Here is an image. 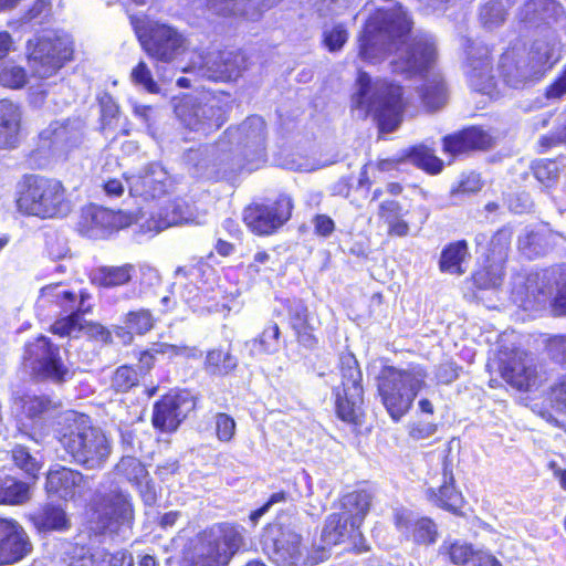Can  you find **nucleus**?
<instances>
[{
	"mask_svg": "<svg viewBox=\"0 0 566 566\" xmlns=\"http://www.w3.org/2000/svg\"><path fill=\"white\" fill-rule=\"evenodd\" d=\"M410 30L411 21L401 7L378 10L359 36V56L368 63H379L387 55V46L395 45L392 71L423 76L420 97L429 109H438L446 104L447 93L440 74L431 72L437 59L433 38L424 33L413 35Z\"/></svg>",
	"mask_w": 566,
	"mask_h": 566,
	"instance_id": "obj_1",
	"label": "nucleus"
},
{
	"mask_svg": "<svg viewBox=\"0 0 566 566\" xmlns=\"http://www.w3.org/2000/svg\"><path fill=\"white\" fill-rule=\"evenodd\" d=\"M265 139L264 120L259 116L248 117L239 126L228 128L216 144L189 150L186 161L200 177L211 176L217 167L229 166L234 170L243 161L250 170L258 169L266 160Z\"/></svg>",
	"mask_w": 566,
	"mask_h": 566,
	"instance_id": "obj_2",
	"label": "nucleus"
},
{
	"mask_svg": "<svg viewBox=\"0 0 566 566\" xmlns=\"http://www.w3.org/2000/svg\"><path fill=\"white\" fill-rule=\"evenodd\" d=\"M59 426L57 440L76 463L87 469L103 467L112 451L111 441L87 416L66 411Z\"/></svg>",
	"mask_w": 566,
	"mask_h": 566,
	"instance_id": "obj_3",
	"label": "nucleus"
},
{
	"mask_svg": "<svg viewBox=\"0 0 566 566\" xmlns=\"http://www.w3.org/2000/svg\"><path fill=\"white\" fill-rule=\"evenodd\" d=\"M359 116L373 115L382 132L395 130L402 120L405 102L401 87L386 80L371 81L365 72L357 77V92L352 97Z\"/></svg>",
	"mask_w": 566,
	"mask_h": 566,
	"instance_id": "obj_4",
	"label": "nucleus"
},
{
	"mask_svg": "<svg viewBox=\"0 0 566 566\" xmlns=\"http://www.w3.org/2000/svg\"><path fill=\"white\" fill-rule=\"evenodd\" d=\"M560 57L558 43L536 40L528 53L511 49L501 55V76L507 85L518 87L527 81L541 78Z\"/></svg>",
	"mask_w": 566,
	"mask_h": 566,
	"instance_id": "obj_5",
	"label": "nucleus"
},
{
	"mask_svg": "<svg viewBox=\"0 0 566 566\" xmlns=\"http://www.w3.org/2000/svg\"><path fill=\"white\" fill-rule=\"evenodd\" d=\"M427 371L419 365L407 368L385 367L378 379V392L390 417L398 421L411 408L418 392L424 388Z\"/></svg>",
	"mask_w": 566,
	"mask_h": 566,
	"instance_id": "obj_6",
	"label": "nucleus"
},
{
	"mask_svg": "<svg viewBox=\"0 0 566 566\" xmlns=\"http://www.w3.org/2000/svg\"><path fill=\"white\" fill-rule=\"evenodd\" d=\"M17 207L20 212L40 219L60 218L71 210L63 184L42 176H31L24 181Z\"/></svg>",
	"mask_w": 566,
	"mask_h": 566,
	"instance_id": "obj_7",
	"label": "nucleus"
},
{
	"mask_svg": "<svg viewBox=\"0 0 566 566\" xmlns=\"http://www.w3.org/2000/svg\"><path fill=\"white\" fill-rule=\"evenodd\" d=\"M87 294L78 296L64 283H54L43 286L36 300L38 311H48V314H66L52 325V332L60 336H73L84 328L81 313H86L90 306L85 304Z\"/></svg>",
	"mask_w": 566,
	"mask_h": 566,
	"instance_id": "obj_8",
	"label": "nucleus"
},
{
	"mask_svg": "<svg viewBox=\"0 0 566 566\" xmlns=\"http://www.w3.org/2000/svg\"><path fill=\"white\" fill-rule=\"evenodd\" d=\"M73 46L67 36L53 32L28 42V61L39 77H50L72 59Z\"/></svg>",
	"mask_w": 566,
	"mask_h": 566,
	"instance_id": "obj_9",
	"label": "nucleus"
},
{
	"mask_svg": "<svg viewBox=\"0 0 566 566\" xmlns=\"http://www.w3.org/2000/svg\"><path fill=\"white\" fill-rule=\"evenodd\" d=\"M516 338L514 334L507 335L504 333L497 338V345L501 344L497 357L503 364L501 376L503 379L516 387L520 390H528L531 387L536 386L538 382L537 364L533 355L521 350L514 344L512 347L503 345L509 338Z\"/></svg>",
	"mask_w": 566,
	"mask_h": 566,
	"instance_id": "obj_10",
	"label": "nucleus"
},
{
	"mask_svg": "<svg viewBox=\"0 0 566 566\" xmlns=\"http://www.w3.org/2000/svg\"><path fill=\"white\" fill-rule=\"evenodd\" d=\"M242 536L232 525L220 524L202 534L197 566H224L239 549Z\"/></svg>",
	"mask_w": 566,
	"mask_h": 566,
	"instance_id": "obj_11",
	"label": "nucleus"
},
{
	"mask_svg": "<svg viewBox=\"0 0 566 566\" xmlns=\"http://www.w3.org/2000/svg\"><path fill=\"white\" fill-rule=\"evenodd\" d=\"M340 375L342 385L335 388L336 412L342 420L353 422L363 402L361 373L354 356L342 357Z\"/></svg>",
	"mask_w": 566,
	"mask_h": 566,
	"instance_id": "obj_12",
	"label": "nucleus"
},
{
	"mask_svg": "<svg viewBox=\"0 0 566 566\" xmlns=\"http://www.w3.org/2000/svg\"><path fill=\"white\" fill-rule=\"evenodd\" d=\"M23 359L25 366L41 378L63 381L70 374L60 358L59 348L44 336L27 345Z\"/></svg>",
	"mask_w": 566,
	"mask_h": 566,
	"instance_id": "obj_13",
	"label": "nucleus"
},
{
	"mask_svg": "<svg viewBox=\"0 0 566 566\" xmlns=\"http://www.w3.org/2000/svg\"><path fill=\"white\" fill-rule=\"evenodd\" d=\"M180 122L190 130L207 135L224 123L222 108L214 101L199 103L187 97L175 107Z\"/></svg>",
	"mask_w": 566,
	"mask_h": 566,
	"instance_id": "obj_14",
	"label": "nucleus"
},
{
	"mask_svg": "<svg viewBox=\"0 0 566 566\" xmlns=\"http://www.w3.org/2000/svg\"><path fill=\"white\" fill-rule=\"evenodd\" d=\"M125 180L129 195L145 201L159 199L172 189L171 177L157 163L147 165L136 175L125 176Z\"/></svg>",
	"mask_w": 566,
	"mask_h": 566,
	"instance_id": "obj_15",
	"label": "nucleus"
},
{
	"mask_svg": "<svg viewBox=\"0 0 566 566\" xmlns=\"http://www.w3.org/2000/svg\"><path fill=\"white\" fill-rule=\"evenodd\" d=\"M133 221L134 217L129 213L90 206L82 210L77 228L88 238L101 239L115 230L130 226Z\"/></svg>",
	"mask_w": 566,
	"mask_h": 566,
	"instance_id": "obj_16",
	"label": "nucleus"
},
{
	"mask_svg": "<svg viewBox=\"0 0 566 566\" xmlns=\"http://www.w3.org/2000/svg\"><path fill=\"white\" fill-rule=\"evenodd\" d=\"M146 53L160 62H171L186 51L187 41L176 29L158 24L151 28L149 35L138 34Z\"/></svg>",
	"mask_w": 566,
	"mask_h": 566,
	"instance_id": "obj_17",
	"label": "nucleus"
},
{
	"mask_svg": "<svg viewBox=\"0 0 566 566\" xmlns=\"http://www.w3.org/2000/svg\"><path fill=\"white\" fill-rule=\"evenodd\" d=\"M83 138V124L78 119L54 120L40 135V146L53 156L65 157L78 147Z\"/></svg>",
	"mask_w": 566,
	"mask_h": 566,
	"instance_id": "obj_18",
	"label": "nucleus"
},
{
	"mask_svg": "<svg viewBox=\"0 0 566 566\" xmlns=\"http://www.w3.org/2000/svg\"><path fill=\"white\" fill-rule=\"evenodd\" d=\"M292 203L281 197L271 205H253L243 213L247 227L259 235L270 234L281 227L291 216Z\"/></svg>",
	"mask_w": 566,
	"mask_h": 566,
	"instance_id": "obj_19",
	"label": "nucleus"
},
{
	"mask_svg": "<svg viewBox=\"0 0 566 566\" xmlns=\"http://www.w3.org/2000/svg\"><path fill=\"white\" fill-rule=\"evenodd\" d=\"M328 558L326 547L313 546L308 552L301 544V536L293 532L282 533L275 542V560L282 566H315Z\"/></svg>",
	"mask_w": 566,
	"mask_h": 566,
	"instance_id": "obj_20",
	"label": "nucleus"
},
{
	"mask_svg": "<svg viewBox=\"0 0 566 566\" xmlns=\"http://www.w3.org/2000/svg\"><path fill=\"white\" fill-rule=\"evenodd\" d=\"M195 407L188 391H171L154 407L153 424L161 431H175Z\"/></svg>",
	"mask_w": 566,
	"mask_h": 566,
	"instance_id": "obj_21",
	"label": "nucleus"
},
{
	"mask_svg": "<svg viewBox=\"0 0 566 566\" xmlns=\"http://www.w3.org/2000/svg\"><path fill=\"white\" fill-rule=\"evenodd\" d=\"M347 543L349 547L358 553L367 551L365 538L355 525V522H348L338 513L331 514L324 524L321 534V545L316 547H326L327 552L332 546Z\"/></svg>",
	"mask_w": 566,
	"mask_h": 566,
	"instance_id": "obj_22",
	"label": "nucleus"
},
{
	"mask_svg": "<svg viewBox=\"0 0 566 566\" xmlns=\"http://www.w3.org/2000/svg\"><path fill=\"white\" fill-rule=\"evenodd\" d=\"M45 489L63 500H74L90 489V481L81 472L56 464L46 475Z\"/></svg>",
	"mask_w": 566,
	"mask_h": 566,
	"instance_id": "obj_23",
	"label": "nucleus"
},
{
	"mask_svg": "<svg viewBox=\"0 0 566 566\" xmlns=\"http://www.w3.org/2000/svg\"><path fill=\"white\" fill-rule=\"evenodd\" d=\"M32 551V544L23 527L17 522L0 518V565L13 564Z\"/></svg>",
	"mask_w": 566,
	"mask_h": 566,
	"instance_id": "obj_24",
	"label": "nucleus"
},
{
	"mask_svg": "<svg viewBox=\"0 0 566 566\" xmlns=\"http://www.w3.org/2000/svg\"><path fill=\"white\" fill-rule=\"evenodd\" d=\"M468 77L471 86L483 94L490 95L494 88L492 51L476 43L471 46L468 56Z\"/></svg>",
	"mask_w": 566,
	"mask_h": 566,
	"instance_id": "obj_25",
	"label": "nucleus"
},
{
	"mask_svg": "<svg viewBox=\"0 0 566 566\" xmlns=\"http://www.w3.org/2000/svg\"><path fill=\"white\" fill-rule=\"evenodd\" d=\"M244 62V55L241 52H216L209 54L199 69L202 75L210 80L231 81L240 76Z\"/></svg>",
	"mask_w": 566,
	"mask_h": 566,
	"instance_id": "obj_26",
	"label": "nucleus"
},
{
	"mask_svg": "<svg viewBox=\"0 0 566 566\" xmlns=\"http://www.w3.org/2000/svg\"><path fill=\"white\" fill-rule=\"evenodd\" d=\"M394 521L401 534L407 537L411 536L418 544L429 545L437 541V526L428 517H416L409 510L397 509L394 514Z\"/></svg>",
	"mask_w": 566,
	"mask_h": 566,
	"instance_id": "obj_27",
	"label": "nucleus"
},
{
	"mask_svg": "<svg viewBox=\"0 0 566 566\" xmlns=\"http://www.w3.org/2000/svg\"><path fill=\"white\" fill-rule=\"evenodd\" d=\"M191 221H193L192 210L184 200L168 202L157 217L151 214L145 221L143 217L138 219L140 230L145 233H157L169 227Z\"/></svg>",
	"mask_w": 566,
	"mask_h": 566,
	"instance_id": "obj_28",
	"label": "nucleus"
},
{
	"mask_svg": "<svg viewBox=\"0 0 566 566\" xmlns=\"http://www.w3.org/2000/svg\"><path fill=\"white\" fill-rule=\"evenodd\" d=\"M491 133L475 126L443 138V149L452 156L473 149H484L491 146Z\"/></svg>",
	"mask_w": 566,
	"mask_h": 566,
	"instance_id": "obj_29",
	"label": "nucleus"
},
{
	"mask_svg": "<svg viewBox=\"0 0 566 566\" xmlns=\"http://www.w3.org/2000/svg\"><path fill=\"white\" fill-rule=\"evenodd\" d=\"M276 0H208L211 10L218 14L240 15L258 20Z\"/></svg>",
	"mask_w": 566,
	"mask_h": 566,
	"instance_id": "obj_30",
	"label": "nucleus"
},
{
	"mask_svg": "<svg viewBox=\"0 0 566 566\" xmlns=\"http://www.w3.org/2000/svg\"><path fill=\"white\" fill-rule=\"evenodd\" d=\"M553 239L554 234L545 226H528L518 234L517 248L527 259H534L552 248Z\"/></svg>",
	"mask_w": 566,
	"mask_h": 566,
	"instance_id": "obj_31",
	"label": "nucleus"
},
{
	"mask_svg": "<svg viewBox=\"0 0 566 566\" xmlns=\"http://www.w3.org/2000/svg\"><path fill=\"white\" fill-rule=\"evenodd\" d=\"M116 469L119 474L136 485L146 504L155 503L157 497L155 485L148 480V472L139 460L133 457H124Z\"/></svg>",
	"mask_w": 566,
	"mask_h": 566,
	"instance_id": "obj_32",
	"label": "nucleus"
},
{
	"mask_svg": "<svg viewBox=\"0 0 566 566\" xmlns=\"http://www.w3.org/2000/svg\"><path fill=\"white\" fill-rule=\"evenodd\" d=\"M440 554L448 556L454 565L472 562L473 566H495L492 555L483 551H474L470 544L458 539L444 541L440 546Z\"/></svg>",
	"mask_w": 566,
	"mask_h": 566,
	"instance_id": "obj_33",
	"label": "nucleus"
},
{
	"mask_svg": "<svg viewBox=\"0 0 566 566\" xmlns=\"http://www.w3.org/2000/svg\"><path fill=\"white\" fill-rule=\"evenodd\" d=\"M428 497L436 505L458 513L463 504L462 494L454 488V476L448 461L443 462L442 483L428 490Z\"/></svg>",
	"mask_w": 566,
	"mask_h": 566,
	"instance_id": "obj_34",
	"label": "nucleus"
},
{
	"mask_svg": "<svg viewBox=\"0 0 566 566\" xmlns=\"http://www.w3.org/2000/svg\"><path fill=\"white\" fill-rule=\"evenodd\" d=\"M21 137V111L14 103L0 101V148L15 147Z\"/></svg>",
	"mask_w": 566,
	"mask_h": 566,
	"instance_id": "obj_35",
	"label": "nucleus"
},
{
	"mask_svg": "<svg viewBox=\"0 0 566 566\" xmlns=\"http://www.w3.org/2000/svg\"><path fill=\"white\" fill-rule=\"evenodd\" d=\"M34 527L41 532H63L70 528L65 511L57 505L46 504L30 516Z\"/></svg>",
	"mask_w": 566,
	"mask_h": 566,
	"instance_id": "obj_36",
	"label": "nucleus"
},
{
	"mask_svg": "<svg viewBox=\"0 0 566 566\" xmlns=\"http://www.w3.org/2000/svg\"><path fill=\"white\" fill-rule=\"evenodd\" d=\"M135 272V266L129 263L119 266H99L92 272L91 280L102 287H116L130 282Z\"/></svg>",
	"mask_w": 566,
	"mask_h": 566,
	"instance_id": "obj_37",
	"label": "nucleus"
},
{
	"mask_svg": "<svg viewBox=\"0 0 566 566\" xmlns=\"http://www.w3.org/2000/svg\"><path fill=\"white\" fill-rule=\"evenodd\" d=\"M104 528L114 531V524L129 522L132 518V506L127 495L115 493L104 501Z\"/></svg>",
	"mask_w": 566,
	"mask_h": 566,
	"instance_id": "obj_38",
	"label": "nucleus"
},
{
	"mask_svg": "<svg viewBox=\"0 0 566 566\" xmlns=\"http://www.w3.org/2000/svg\"><path fill=\"white\" fill-rule=\"evenodd\" d=\"M371 497L365 491H356L346 494L342 500V512L339 513L349 523L355 522L360 527L370 506Z\"/></svg>",
	"mask_w": 566,
	"mask_h": 566,
	"instance_id": "obj_39",
	"label": "nucleus"
},
{
	"mask_svg": "<svg viewBox=\"0 0 566 566\" xmlns=\"http://www.w3.org/2000/svg\"><path fill=\"white\" fill-rule=\"evenodd\" d=\"M161 355L169 359L172 358H184L186 360L188 359H195L200 357V352L196 347L190 346H178V345H171L168 343H155L151 345V347L142 354L140 356V363L147 366H150L153 359L155 356Z\"/></svg>",
	"mask_w": 566,
	"mask_h": 566,
	"instance_id": "obj_40",
	"label": "nucleus"
},
{
	"mask_svg": "<svg viewBox=\"0 0 566 566\" xmlns=\"http://www.w3.org/2000/svg\"><path fill=\"white\" fill-rule=\"evenodd\" d=\"M403 216L400 203L395 200L385 201L379 207V217L388 226L389 235L407 237L409 234L410 226Z\"/></svg>",
	"mask_w": 566,
	"mask_h": 566,
	"instance_id": "obj_41",
	"label": "nucleus"
},
{
	"mask_svg": "<svg viewBox=\"0 0 566 566\" xmlns=\"http://www.w3.org/2000/svg\"><path fill=\"white\" fill-rule=\"evenodd\" d=\"M469 256L465 241H458L446 247L440 256L439 268L442 272L461 275L465 272L462 268Z\"/></svg>",
	"mask_w": 566,
	"mask_h": 566,
	"instance_id": "obj_42",
	"label": "nucleus"
},
{
	"mask_svg": "<svg viewBox=\"0 0 566 566\" xmlns=\"http://www.w3.org/2000/svg\"><path fill=\"white\" fill-rule=\"evenodd\" d=\"M237 366L238 359L232 355L230 348H213L206 355L205 369L211 375L226 376Z\"/></svg>",
	"mask_w": 566,
	"mask_h": 566,
	"instance_id": "obj_43",
	"label": "nucleus"
},
{
	"mask_svg": "<svg viewBox=\"0 0 566 566\" xmlns=\"http://www.w3.org/2000/svg\"><path fill=\"white\" fill-rule=\"evenodd\" d=\"M279 336L280 328L277 324H270L266 326L261 335L254 339L247 342L245 346L252 357L261 355H271L279 350Z\"/></svg>",
	"mask_w": 566,
	"mask_h": 566,
	"instance_id": "obj_44",
	"label": "nucleus"
},
{
	"mask_svg": "<svg viewBox=\"0 0 566 566\" xmlns=\"http://www.w3.org/2000/svg\"><path fill=\"white\" fill-rule=\"evenodd\" d=\"M31 497L30 486L14 478L0 479V504L19 505Z\"/></svg>",
	"mask_w": 566,
	"mask_h": 566,
	"instance_id": "obj_45",
	"label": "nucleus"
},
{
	"mask_svg": "<svg viewBox=\"0 0 566 566\" xmlns=\"http://www.w3.org/2000/svg\"><path fill=\"white\" fill-rule=\"evenodd\" d=\"M407 158L411 164L433 175L440 172L443 167L442 160L434 155L433 150L423 145L413 147Z\"/></svg>",
	"mask_w": 566,
	"mask_h": 566,
	"instance_id": "obj_46",
	"label": "nucleus"
},
{
	"mask_svg": "<svg viewBox=\"0 0 566 566\" xmlns=\"http://www.w3.org/2000/svg\"><path fill=\"white\" fill-rule=\"evenodd\" d=\"M124 324L129 332H127L128 340L132 339L130 333L144 335L153 329L155 318L149 310L140 308L130 311L125 315Z\"/></svg>",
	"mask_w": 566,
	"mask_h": 566,
	"instance_id": "obj_47",
	"label": "nucleus"
},
{
	"mask_svg": "<svg viewBox=\"0 0 566 566\" xmlns=\"http://www.w3.org/2000/svg\"><path fill=\"white\" fill-rule=\"evenodd\" d=\"M556 126L553 132L539 138V146L545 151L557 145H566V108L556 117Z\"/></svg>",
	"mask_w": 566,
	"mask_h": 566,
	"instance_id": "obj_48",
	"label": "nucleus"
},
{
	"mask_svg": "<svg viewBox=\"0 0 566 566\" xmlns=\"http://www.w3.org/2000/svg\"><path fill=\"white\" fill-rule=\"evenodd\" d=\"M19 403L23 413L30 419L48 413L52 408L51 400L42 396L27 395L19 399Z\"/></svg>",
	"mask_w": 566,
	"mask_h": 566,
	"instance_id": "obj_49",
	"label": "nucleus"
},
{
	"mask_svg": "<svg viewBox=\"0 0 566 566\" xmlns=\"http://www.w3.org/2000/svg\"><path fill=\"white\" fill-rule=\"evenodd\" d=\"M27 83L23 67L7 63L0 69V84L10 88H20Z\"/></svg>",
	"mask_w": 566,
	"mask_h": 566,
	"instance_id": "obj_50",
	"label": "nucleus"
},
{
	"mask_svg": "<svg viewBox=\"0 0 566 566\" xmlns=\"http://www.w3.org/2000/svg\"><path fill=\"white\" fill-rule=\"evenodd\" d=\"M348 40V32L343 24L326 27L323 43L329 52L339 51Z\"/></svg>",
	"mask_w": 566,
	"mask_h": 566,
	"instance_id": "obj_51",
	"label": "nucleus"
},
{
	"mask_svg": "<svg viewBox=\"0 0 566 566\" xmlns=\"http://www.w3.org/2000/svg\"><path fill=\"white\" fill-rule=\"evenodd\" d=\"M12 459L15 465L23 470L27 474L32 478H36V474L41 469V463L29 453L27 448L17 446L12 450Z\"/></svg>",
	"mask_w": 566,
	"mask_h": 566,
	"instance_id": "obj_52",
	"label": "nucleus"
},
{
	"mask_svg": "<svg viewBox=\"0 0 566 566\" xmlns=\"http://www.w3.org/2000/svg\"><path fill=\"white\" fill-rule=\"evenodd\" d=\"M88 551L77 544L64 543L61 547V559L70 566H86L90 560Z\"/></svg>",
	"mask_w": 566,
	"mask_h": 566,
	"instance_id": "obj_53",
	"label": "nucleus"
},
{
	"mask_svg": "<svg viewBox=\"0 0 566 566\" xmlns=\"http://www.w3.org/2000/svg\"><path fill=\"white\" fill-rule=\"evenodd\" d=\"M289 318L292 328H305L312 325L310 319L308 308L301 300H293L289 304Z\"/></svg>",
	"mask_w": 566,
	"mask_h": 566,
	"instance_id": "obj_54",
	"label": "nucleus"
},
{
	"mask_svg": "<svg viewBox=\"0 0 566 566\" xmlns=\"http://www.w3.org/2000/svg\"><path fill=\"white\" fill-rule=\"evenodd\" d=\"M138 382L136 370L128 366H120L114 373L112 386L116 391H127Z\"/></svg>",
	"mask_w": 566,
	"mask_h": 566,
	"instance_id": "obj_55",
	"label": "nucleus"
},
{
	"mask_svg": "<svg viewBox=\"0 0 566 566\" xmlns=\"http://www.w3.org/2000/svg\"><path fill=\"white\" fill-rule=\"evenodd\" d=\"M130 78L134 84L143 86L149 93H158L159 91L148 65L143 61L132 70Z\"/></svg>",
	"mask_w": 566,
	"mask_h": 566,
	"instance_id": "obj_56",
	"label": "nucleus"
},
{
	"mask_svg": "<svg viewBox=\"0 0 566 566\" xmlns=\"http://www.w3.org/2000/svg\"><path fill=\"white\" fill-rule=\"evenodd\" d=\"M535 178L544 184L549 185L558 177V167L555 161L541 160L533 167Z\"/></svg>",
	"mask_w": 566,
	"mask_h": 566,
	"instance_id": "obj_57",
	"label": "nucleus"
},
{
	"mask_svg": "<svg viewBox=\"0 0 566 566\" xmlns=\"http://www.w3.org/2000/svg\"><path fill=\"white\" fill-rule=\"evenodd\" d=\"M216 432L221 442H229L235 432V421L227 413L216 416Z\"/></svg>",
	"mask_w": 566,
	"mask_h": 566,
	"instance_id": "obj_58",
	"label": "nucleus"
},
{
	"mask_svg": "<svg viewBox=\"0 0 566 566\" xmlns=\"http://www.w3.org/2000/svg\"><path fill=\"white\" fill-rule=\"evenodd\" d=\"M548 355L559 364H566V336L555 337L547 345Z\"/></svg>",
	"mask_w": 566,
	"mask_h": 566,
	"instance_id": "obj_59",
	"label": "nucleus"
},
{
	"mask_svg": "<svg viewBox=\"0 0 566 566\" xmlns=\"http://www.w3.org/2000/svg\"><path fill=\"white\" fill-rule=\"evenodd\" d=\"M270 254L264 251H259L254 254L253 261L248 265V273L250 276H255L265 273L270 270Z\"/></svg>",
	"mask_w": 566,
	"mask_h": 566,
	"instance_id": "obj_60",
	"label": "nucleus"
},
{
	"mask_svg": "<svg viewBox=\"0 0 566 566\" xmlns=\"http://www.w3.org/2000/svg\"><path fill=\"white\" fill-rule=\"evenodd\" d=\"M552 305L556 315H566V277L557 282L556 294Z\"/></svg>",
	"mask_w": 566,
	"mask_h": 566,
	"instance_id": "obj_61",
	"label": "nucleus"
},
{
	"mask_svg": "<svg viewBox=\"0 0 566 566\" xmlns=\"http://www.w3.org/2000/svg\"><path fill=\"white\" fill-rule=\"evenodd\" d=\"M315 233L322 237L331 235L335 230V223L326 214H317L313 219Z\"/></svg>",
	"mask_w": 566,
	"mask_h": 566,
	"instance_id": "obj_62",
	"label": "nucleus"
},
{
	"mask_svg": "<svg viewBox=\"0 0 566 566\" xmlns=\"http://www.w3.org/2000/svg\"><path fill=\"white\" fill-rule=\"evenodd\" d=\"M480 20L489 30H493L495 23V2L489 1L480 10Z\"/></svg>",
	"mask_w": 566,
	"mask_h": 566,
	"instance_id": "obj_63",
	"label": "nucleus"
},
{
	"mask_svg": "<svg viewBox=\"0 0 566 566\" xmlns=\"http://www.w3.org/2000/svg\"><path fill=\"white\" fill-rule=\"evenodd\" d=\"M566 94V67L563 74L546 90L547 98H560Z\"/></svg>",
	"mask_w": 566,
	"mask_h": 566,
	"instance_id": "obj_64",
	"label": "nucleus"
}]
</instances>
